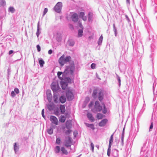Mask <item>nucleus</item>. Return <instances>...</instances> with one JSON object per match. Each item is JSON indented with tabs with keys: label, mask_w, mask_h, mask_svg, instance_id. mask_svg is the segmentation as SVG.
I'll list each match as a JSON object with an SVG mask.
<instances>
[{
	"label": "nucleus",
	"mask_w": 157,
	"mask_h": 157,
	"mask_svg": "<svg viewBox=\"0 0 157 157\" xmlns=\"http://www.w3.org/2000/svg\"><path fill=\"white\" fill-rule=\"evenodd\" d=\"M14 150L15 152V154H17V152L19 150V145H17L16 143H15L14 144Z\"/></svg>",
	"instance_id": "17"
},
{
	"label": "nucleus",
	"mask_w": 157,
	"mask_h": 157,
	"mask_svg": "<svg viewBox=\"0 0 157 157\" xmlns=\"http://www.w3.org/2000/svg\"><path fill=\"white\" fill-rule=\"evenodd\" d=\"M36 48L37 49V50L38 52H39L40 51L41 48L39 46V45H38L36 46Z\"/></svg>",
	"instance_id": "51"
},
{
	"label": "nucleus",
	"mask_w": 157,
	"mask_h": 157,
	"mask_svg": "<svg viewBox=\"0 0 157 157\" xmlns=\"http://www.w3.org/2000/svg\"><path fill=\"white\" fill-rule=\"evenodd\" d=\"M82 18L83 20L85 21H86L87 20V17L86 16H83V17H82Z\"/></svg>",
	"instance_id": "59"
},
{
	"label": "nucleus",
	"mask_w": 157,
	"mask_h": 157,
	"mask_svg": "<svg viewBox=\"0 0 157 157\" xmlns=\"http://www.w3.org/2000/svg\"><path fill=\"white\" fill-rule=\"evenodd\" d=\"M121 85V79L120 78L119 76H118V86H119Z\"/></svg>",
	"instance_id": "57"
},
{
	"label": "nucleus",
	"mask_w": 157,
	"mask_h": 157,
	"mask_svg": "<svg viewBox=\"0 0 157 157\" xmlns=\"http://www.w3.org/2000/svg\"><path fill=\"white\" fill-rule=\"evenodd\" d=\"M63 75L65 74H64V73H63L62 72L59 71L57 73L58 76L60 79H63Z\"/></svg>",
	"instance_id": "21"
},
{
	"label": "nucleus",
	"mask_w": 157,
	"mask_h": 157,
	"mask_svg": "<svg viewBox=\"0 0 157 157\" xmlns=\"http://www.w3.org/2000/svg\"><path fill=\"white\" fill-rule=\"evenodd\" d=\"M103 37L101 35L99 38L98 40V45H100L101 44L102 42Z\"/></svg>",
	"instance_id": "27"
},
{
	"label": "nucleus",
	"mask_w": 157,
	"mask_h": 157,
	"mask_svg": "<svg viewBox=\"0 0 157 157\" xmlns=\"http://www.w3.org/2000/svg\"><path fill=\"white\" fill-rule=\"evenodd\" d=\"M111 150L109 149H108L107 150V155L109 157L110 155Z\"/></svg>",
	"instance_id": "50"
},
{
	"label": "nucleus",
	"mask_w": 157,
	"mask_h": 157,
	"mask_svg": "<svg viewBox=\"0 0 157 157\" xmlns=\"http://www.w3.org/2000/svg\"><path fill=\"white\" fill-rule=\"evenodd\" d=\"M50 120L52 122L53 124L57 125L58 124V121L57 118L55 117L51 116L50 117Z\"/></svg>",
	"instance_id": "10"
},
{
	"label": "nucleus",
	"mask_w": 157,
	"mask_h": 157,
	"mask_svg": "<svg viewBox=\"0 0 157 157\" xmlns=\"http://www.w3.org/2000/svg\"><path fill=\"white\" fill-rule=\"evenodd\" d=\"M150 57L151 58V61L152 62V63L153 64V55H150Z\"/></svg>",
	"instance_id": "56"
},
{
	"label": "nucleus",
	"mask_w": 157,
	"mask_h": 157,
	"mask_svg": "<svg viewBox=\"0 0 157 157\" xmlns=\"http://www.w3.org/2000/svg\"><path fill=\"white\" fill-rule=\"evenodd\" d=\"M83 30L82 29H79L78 31V35L79 37H81L82 35Z\"/></svg>",
	"instance_id": "37"
},
{
	"label": "nucleus",
	"mask_w": 157,
	"mask_h": 157,
	"mask_svg": "<svg viewBox=\"0 0 157 157\" xmlns=\"http://www.w3.org/2000/svg\"><path fill=\"white\" fill-rule=\"evenodd\" d=\"M103 99V93L101 91L98 94V99L101 101Z\"/></svg>",
	"instance_id": "28"
},
{
	"label": "nucleus",
	"mask_w": 157,
	"mask_h": 157,
	"mask_svg": "<svg viewBox=\"0 0 157 157\" xmlns=\"http://www.w3.org/2000/svg\"><path fill=\"white\" fill-rule=\"evenodd\" d=\"M113 134L112 135L110 136V140H109V142L113 143Z\"/></svg>",
	"instance_id": "49"
},
{
	"label": "nucleus",
	"mask_w": 157,
	"mask_h": 157,
	"mask_svg": "<svg viewBox=\"0 0 157 157\" xmlns=\"http://www.w3.org/2000/svg\"><path fill=\"white\" fill-rule=\"evenodd\" d=\"M124 130H125V127H124L123 129L122 133L121 135V144L122 146L124 144Z\"/></svg>",
	"instance_id": "15"
},
{
	"label": "nucleus",
	"mask_w": 157,
	"mask_h": 157,
	"mask_svg": "<svg viewBox=\"0 0 157 157\" xmlns=\"http://www.w3.org/2000/svg\"><path fill=\"white\" fill-rule=\"evenodd\" d=\"M69 17H70L72 21L74 22H77L78 20V14L73 12L70 13L68 16L67 17V18L68 19Z\"/></svg>",
	"instance_id": "3"
},
{
	"label": "nucleus",
	"mask_w": 157,
	"mask_h": 157,
	"mask_svg": "<svg viewBox=\"0 0 157 157\" xmlns=\"http://www.w3.org/2000/svg\"><path fill=\"white\" fill-rule=\"evenodd\" d=\"M90 147L92 152L94 151V144L91 142L90 143Z\"/></svg>",
	"instance_id": "46"
},
{
	"label": "nucleus",
	"mask_w": 157,
	"mask_h": 157,
	"mask_svg": "<svg viewBox=\"0 0 157 157\" xmlns=\"http://www.w3.org/2000/svg\"><path fill=\"white\" fill-rule=\"evenodd\" d=\"M102 114L100 113H98L97 115V118L98 119H101L102 118Z\"/></svg>",
	"instance_id": "45"
},
{
	"label": "nucleus",
	"mask_w": 157,
	"mask_h": 157,
	"mask_svg": "<svg viewBox=\"0 0 157 157\" xmlns=\"http://www.w3.org/2000/svg\"><path fill=\"white\" fill-rule=\"evenodd\" d=\"M94 104V103L93 102V101L91 102L90 103L89 105H88L89 107V108L91 107Z\"/></svg>",
	"instance_id": "52"
},
{
	"label": "nucleus",
	"mask_w": 157,
	"mask_h": 157,
	"mask_svg": "<svg viewBox=\"0 0 157 157\" xmlns=\"http://www.w3.org/2000/svg\"><path fill=\"white\" fill-rule=\"evenodd\" d=\"M96 64L94 63H92L91 65V67L92 69H94L95 68Z\"/></svg>",
	"instance_id": "48"
},
{
	"label": "nucleus",
	"mask_w": 157,
	"mask_h": 157,
	"mask_svg": "<svg viewBox=\"0 0 157 157\" xmlns=\"http://www.w3.org/2000/svg\"><path fill=\"white\" fill-rule=\"evenodd\" d=\"M52 50L51 49H50L48 51V53L49 54H51L52 53Z\"/></svg>",
	"instance_id": "61"
},
{
	"label": "nucleus",
	"mask_w": 157,
	"mask_h": 157,
	"mask_svg": "<svg viewBox=\"0 0 157 157\" xmlns=\"http://www.w3.org/2000/svg\"><path fill=\"white\" fill-rule=\"evenodd\" d=\"M60 109L62 113L64 114L65 112V107L64 105H60Z\"/></svg>",
	"instance_id": "24"
},
{
	"label": "nucleus",
	"mask_w": 157,
	"mask_h": 157,
	"mask_svg": "<svg viewBox=\"0 0 157 157\" xmlns=\"http://www.w3.org/2000/svg\"><path fill=\"white\" fill-rule=\"evenodd\" d=\"M60 85L62 89L63 90L65 89L67 86V83L64 82H60Z\"/></svg>",
	"instance_id": "19"
},
{
	"label": "nucleus",
	"mask_w": 157,
	"mask_h": 157,
	"mask_svg": "<svg viewBox=\"0 0 157 157\" xmlns=\"http://www.w3.org/2000/svg\"><path fill=\"white\" fill-rule=\"evenodd\" d=\"M71 138L68 136L66 138L65 140V145L66 147H70L71 145Z\"/></svg>",
	"instance_id": "8"
},
{
	"label": "nucleus",
	"mask_w": 157,
	"mask_h": 157,
	"mask_svg": "<svg viewBox=\"0 0 157 157\" xmlns=\"http://www.w3.org/2000/svg\"><path fill=\"white\" fill-rule=\"evenodd\" d=\"M48 11V9L47 8H44V12H43V15L44 16L46 13Z\"/></svg>",
	"instance_id": "47"
},
{
	"label": "nucleus",
	"mask_w": 157,
	"mask_h": 157,
	"mask_svg": "<svg viewBox=\"0 0 157 157\" xmlns=\"http://www.w3.org/2000/svg\"><path fill=\"white\" fill-rule=\"evenodd\" d=\"M112 143H110L109 142V147L108 149H109L111 150V147L112 145Z\"/></svg>",
	"instance_id": "58"
},
{
	"label": "nucleus",
	"mask_w": 157,
	"mask_h": 157,
	"mask_svg": "<svg viewBox=\"0 0 157 157\" xmlns=\"http://www.w3.org/2000/svg\"><path fill=\"white\" fill-rule=\"evenodd\" d=\"M37 29H40V30H41V28H40L39 22V21L38 22L37 24Z\"/></svg>",
	"instance_id": "60"
},
{
	"label": "nucleus",
	"mask_w": 157,
	"mask_h": 157,
	"mask_svg": "<svg viewBox=\"0 0 157 157\" xmlns=\"http://www.w3.org/2000/svg\"><path fill=\"white\" fill-rule=\"evenodd\" d=\"M66 127L68 129H70L71 127V124L70 122L67 121L66 123Z\"/></svg>",
	"instance_id": "32"
},
{
	"label": "nucleus",
	"mask_w": 157,
	"mask_h": 157,
	"mask_svg": "<svg viewBox=\"0 0 157 157\" xmlns=\"http://www.w3.org/2000/svg\"><path fill=\"white\" fill-rule=\"evenodd\" d=\"M98 92V90L95 89L94 90L92 96L94 98H95L97 97V94Z\"/></svg>",
	"instance_id": "23"
},
{
	"label": "nucleus",
	"mask_w": 157,
	"mask_h": 157,
	"mask_svg": "<svg viewBox=\"0 0 157 157\" xmlns=\"http://www.w3.org/2000/svg\"><path fill=\"white\" fill-rule=\"evenodd\" d=\"M120 6V5L118 4V11H119V14L120 15H121V21H122V20H123V19L125 18L128 22L129 21H130V20L129 17L126 14H123L124 11L122 8L121 9L119 8Z\"/></svg>",
	"instance_id": "4"
},
{
	"label": "nucleus",
	"mask_w": 157,
	"mask_h": 157,
	"mask_svg": "<svg viewBox=\"0 0 157 157\" xmlns=\"http://www.w3.org/2000/svg\"><path fill=\"white\" fill-rule=\"evenodd\" d=\"M53 98L54 102L56 103H57L59 101V99H58L57 96L56 95H55V94H54Z\"/></svg>",
	"instance_id": "18"
},
{
	"label": "nucleus",
	"mask_w": 157,
	"mask_h": 157,
	"mask_svg": "<svg viewBox=\"0 0 157 157\" xmlns=\"http://www.w3.org/2000/svg\"><path fill=\"white\" fill-rule=\"evenodd\" d=\"M47 97L48 100L49 102L52 101V94L50 90H48L46 92Z\"/></svg>",
	"instance_id": "11"
},
{
	"label": "nucleus",
	"mask_w": 157,
	"mask_h": 157,
	"mask_svg": "<svg viewBox=\"0 0 157 157\" xmlns=\"http://www.w3.org/2000/svg\"><path fill=\"white\" fill-rule=\"evenodd\" d=\"M87 116L89 120L91 122H92L94 121V118L91 113H88L87 114Z\"/></svg>",
	"instance_id": "14"
},
{
	"label": "nucleus",
	"mask_w": 157,
	"mask_h": 157,
	"mask_svg": "<svg viewBox=\"0 0 157 157\" xmlns=\"http://www.w3.org/2000/svg\"><path fill=\"white\" fill-rule=\"evenodd\" d=\"M86 125L87 127L90 128L93 130L94 129V127L93 124H89L86 123Z\"/></svg>",
	"instance_id": "36"
},
{
	"label": "nucleus",
	"mask_w": 157,
	"mask_h": 157,
	"mask_svg": "<svg viewBox=\"0 0 157 157\" xmlns=\"http://www.w3.org/2000/svg\"><path fill=\"white\" fill-rule=\"evenodd\" d=\"M40 30V29H37L36 33V36L38 38L39 36L41 33V32Z\"/></svg>",
	"instance_id": "42"
},
{
	"label": "nucleus",
	"mask_w": 157,
	"mask_h": 157,
	"mask_svg": "<svg viewBox=\"0 0 157 157\" xmlns=\"http://www.w3.org/2000/svg\"><path fill=\"white\" fill-rule=\"evenodd\" d=\"M143 21L146 28L147 29L148 33H149V31H148V29H149L150 28V25L149 22V21L147 17H144V19H143Z\"/></svg>",
	"instance_id": "6"
},
{
	"label": "nucleus",
	"mask_w": 157,
	"mask_h": 157,
	"mask_svg": "<svg viewBox=\"0 0 157 157\" xmlns=\"http://www.w3.org/2000/svg\"><path fill=\"white\" fill-rule=\"evenodd\" d=\"M16 94L15 93L14 91H12L11 92V96L12 98H14Z\"/></svg>",
	"instance_id": "44"
},
{
	"label": "nucleus",
	"mask_w": 157,
	"mask_h": 157,
	"mask_svg": "<svg viewBox=\"0 0 157 157\" xmlns=\"http://www.w3.org/2000/svg\"><path fill=\"white\" fill-rule=\"evenodd\" d=\"M66 100V98L63 96H61L59 98V101L62 103H63L65 102Z\"/></svg>",
	"instance_id": "22"
},
{
	"label": "nucleus",
	"mask_w": 157,
	"mask_h": 157,
	"mask_svg": "<svg viewBox=\"0 0 157 157\" xmlns=\"http://www.w3.org/2000/svg\"><path fill=\"white\" fill-rule=\"evenodd\" d=\"M71 132V130L70 129H68L67 130H66L65 132V133L67 134H69Z\"/></svg>",
	"instance_id": "54"
},
{
	"label": "nucleus",
	"mask_w": 157,
	"mask_h": 157,
	"mask_svg": "<svg viewBox=\"0 0 157 157\" xmlns=\"http://www.w3.org/2000/svg\"><path fill=\"white\" fill-rule=\"evenodd\" d=\"M14 92H15L16 94H18L19 93V90L18 88H15L14 89Z\"/></svg>",
	"instance_id": "43"
},
{
	"label": "nucleus",
	"mask_w": 157,
	"mask_h": 157,
	"mask_svg": "<svg viewBox=\"0 0 157 157\" xmlns=\"http://www.w3.org/2000/svg\"><path fill=\"white\" fill-rule=\"evenodd\" d=\"M0 5L4 6L6 5V2L5 0H0Z\"/></svg>",
	"instance_id": "40"
},
{
	"label": "nucleus",
	"mask_w": 157,
	"mask_h": 157,
	"mask_svg": "<svg viewBox=\"0 0 157 157\" xmlns=\"http://www.w3.org/2000/svg\"><path fill=\"white\" fill-rule=\"evenodd\" d=\"M13 50H10L9 51V55H10V54H12V53H13Z\"/></svg>",
	"instance_id": "62"
},
{
	"label": "nucleus",
	"mask_w": 157,
	"mask_h": 157,
	"mask_svg": "<svg viewBox=\"0 0 157 157\" xmlns=\"http://www.w3.org/2000/svg\"><path fill=\"white\" fill-rule=\"evenodd\" d=\"M8 11L13 13L15 12V10L13 7L10 6L9 8Z\"/></svg>",
	"instance_id": "35"
},
{
	"label": "nucleus",
	"mask_w": 157,
	"mask_h": 157,
	"mask_svg": "<svg viewBox=\"0 0 157 157\" xmlns=\"http://www.w3.org/2000/svg\"><path fill=\"white\" fill-rule=\"evenodd\" d=\"M39 63L40 67H43L44 63V62L42 59H39Z\"/></svg>",
	"instance_id": "29"
},
{
	"label": "nucleus",
	"mask_w": 157,
	"mask_h": 157,
	"mask_svg": "<svg viewBox=\"0 0 157 157\" xmlns=\"http://www.w3.org/2000/svg\"><path fill=\"white\" fill-rule=\"evenodd\" d=\"M60 151V148L58 146H56L54 148V151L56 153H58Z\"/></svg>",
	"instance_id": "26"
},
{
	"label": "nucleus",
	"mask_w": 157,
	"mask_h": 157,
	"mask_svg": "<svg viewBox=\"0 0 157 157\" xmlns=\"http://www.w3.org/2000/svg\"><path fill=\"white\" fill-rule=\"evenodd\" d=\"M155 12H157V6L155 7Z\"/></svg>",
	"instance_id": "64"
},
{
	"label": "nucleus",
	"mask_w": 157,
	"mask_h": 157,
	"mask_svg": "<svg viewBox=\"0 0 157 157\" xmlns=\"http://www.w3.org/2000/svg\"><path fill=\"white\" fill-rule=\"evenodd\" d=\"M47 132L50 135L52 134L53 132V129L52 127H50L47 130Z\"/></svg>",
	"instance_id": "31"
},
{
	"label": "nucleus",
	"mask_w": 157,
	"mask_h": 157,
	"mask_svg": "<svg viewBox=\"0 0 157 157\" xmlns=\"http://www.w3.org/2000/svg\"><path fill=\"white\" fill-rule=\"evenodd\" d=\"M65 63L69 62L71 59V58L70 56H67L65 58Z\"/></svg>",
	"instance_id": "34"
},
{
	"label": "nucleus",
	"mask_w": 157,
	"mask_h": 157,
	"mask_svg": "<svg viewBox=\"0 0 157 157\" xmlns=\"http://www.w3.org/2000/svg\"><path fill=\"white\" fill-rule=\"evenodd\" d=\"M62 7V4L61 2H58L55 6L54 10L57 13H60L61 12Z\"/></svg>",
	"instance_id": "5"
},
{
	"label": "nucleus",
	"mask_w": 157,
	"mask_h": 157,
	"mask_svg": "<svg viewBox=\"0 0 157 157\" xmlns=\"http://www.w3.org/2000/svg\"><path fill=\"white\" fill-rule=\"evenodd\" d=\"M68 43L70 46H73L75 44V42L73 40H70L68 41Z\"/></svg>",
	"instance_id": "39"
},
{
	"label": "nucleus",
	"mask_w": 157,
	"mask_h": 157,
	"mask_svg": "<svg viewBox=\"0 0 157 157\" xmlns=\"http://www.w3.org/2000/svg\"><path fill=\"white\" fill-rule=\"evenodd\" d=\"M67 79L68 81L69 82H71V79L69 78H67Z\"/></svg>",
	"instance_id": "63"
},
{
	"label": "nucleus",
	"mask_w": 157,
	"mask_h": 157,
	"mask_svg": "<svg viewBox=\"0 0 157 157\" xmlns=\"http://www.w3.org/2000/svg\"><path fill=\"white\" fill-rule=\"evenodd\" d=\"M41 114L42 117L44 118H45L44 114V109H43L42 110Z\"/></svg>",
	"instance_id": "55"
},
{
	"label": "nucleus",
	"mask_w": 157,
	"mask_h": 157,
	"mask_svg": "<svg viewBox=\"0 0 157 157\" xmlns=\"http://www.w3.org/2000/svg\"><path fill=\"white\" fill-rule=\"evenodd\" d=\"M47 107L49 111H52L53 110L54 107V105L53 103L48 104L47 105Z\"/></svg>",
	"instance_id": "16"
},
{
	"label": "nucleus",
	"mask_w": 157,
	"mask_h": 157,
	"mask_svg": "<svg viewBox=\"0 0 157 157\" xmlns=\"http://www.w3.org/2000/svg\"><path fill=\"white\" fill-rule=\"evenodd\" d=\"M61 139L59 137H56V144L60 145L61 143Z\"/></svg>",
	"instance_id": "30"
},
{
	"label": "nucleus",
	"mask_w": 157,
	"mask_h": 157,
	"mask_svg": "<svg viewBox=\"0 0 157 157\" xmlns=\"http://www.w3.org/2000/svg\"><path fill=\"white\" fill-rule=\"evenodd\" d=\"M75 71V66L74 64H70L66 67L64 72V74L71 76Z\"/></svg>",
	"instance_id": "2"
},
{
	"label": "nucleus",
	"mask_w": 157,
	"mask_h": 157,
	"mask_svg": "<svg viewBox=\"0 0 157 157\" xmlns=\"http://www.w3.org/2000/svg\"><path fill=\"white\" fill-rule=\"evenodd\" d=\"M66 95L67 99L69 101L72 100L73 98V95L72 93L70 91H67L66 93Z\"/></svg>",
	"instance_id": "7"
},
{
	"label": "nucleus",
	"mask_w": 157,
	"mask_h": 157,
	"mask_svg": "<svg viewBox=\"0 0 157 157\" xmlns=\"http://www.w3.org/2000/svg\"><path fill=\"white\" fill-rule=\"evenodd\" d=\"M108 120L106 119L102 120L99 124V125L101 127L104 126L107 122Z\"/></svg>",
	"instance_id": "12"
},
{
	"label": "nucleus",
	"mask_w": 157,
	"mask_h": 157,
	"mask_svg": "<svg viewBox=\"0 0 157 157\" xmlns=\"http://www.w3.org/2000/svg\"><path fill=\"white\" fill-rule=\"evenodd\" d=\"M103 108V113L105 114L107 112V110L105 107L104 104H102L101 105H100L99 102L98 101H96L95 102L94 108L92 109L91 110L94 113H96L98 111H101Z\"/></svg>",
	"instance_id": "1"
},
{
	"label": "nucleus",
	"mask_w": 157,
	"mask_h": 157,
	"mask_svg": "<svg viewBox=\"0 0 157 157\" xmlns=\"http://www.w3.org/2000/svg\"><path fill=\"white\" fill-rule=\"evenodd\" d=\"M88 20L89 22H92L93 21V13L89 12L88 15Z\"/></svg>",
	"instance_id": "20"
},
{
	"label": "nucleus",
	"mask_w": 157,
	"mask_h": 157,
	"mask_svg": "<svg viewBox=\"0 0 157 157\" xmlns=\"http://www.w3.org/2000/svg\"><path fill=\"white\" fill-rule=\"evenodd\" d=\"M153 124L152 122H151L150 126L149 128V132H151L152 131V130L153 128Z\"/></svg>",
	"instance_id": "41"
},
{
	"label": "nucleus",
	"mask_w": 157,
	"mask_h": 157,
	"mask_svg": "<svg viewBox=\"0 0 157 157\" xmlns=\"http://www.w3.org/2000/svg\"><path fill=\"white\" fill-rule=\"evenodd\" d=\"M84 14L85 13L83 12H81L80 13V17H82L84 16Z\"/></svg>",
	"instance_id": "53"
},
{
	"label": "nucleus",
	"mask_w": 157,
	"mask_h": 157,
	"mask_svg": "<svg viewBox=\"0 0 157 157\" xmlns=\"http://www.w3.org/2000/svg\"><path fill=\"white\" fill-rule=\"evenodd\" d=\"M51 88L54 93V94H55V93L58 90V86L56 85H52L51 86Z\"/></svg>",
	"instance_id": "13"
},
{
	"label": "nucleus",
	"mask_w": 157,
	"mask_h": 157,
	"mask_svg": "<svg viewBox=\"0 0 157 157\" xmlns=\"http://www.w3.org/2000/svg\"><path fill=\"white\" fill-rule=\"evenodd\" d=\"M65 55H63L59 58L58 61L59 63L61 66H63L65 63Z\"/></svg>",
	"instance_id": "9"
},
{
	"label": "nucleus",
	"mask_w": 157,
	"mask_h": 157,
	"mask_svg": "<svg viewBox=\"0 0 157 157\" xmlns=\"http://www.w3.org/2000/svg\"><path fill=\"white\" fill-rule=\"evenodd\" d=\"M61 150L62 151L63 154L67 155L68 154V152L67 150H66L65 148L63 147H61Z\"/></svg>",
	"instance_id": "25"
},
{
	"label": "nucleus",
	"mask_w": 157,
	"mask_h": 157,
	"mask_svg": "<svg viewBox=\"0 0 157 157\" xmlns=\"http://www.w3.org/2000/svg\"><path fill=\"white\" fill-rule=\"evenodd\" d=\"M113 30L114 32L115 36H117V28L115 27L114 24H113Z\"/></svg>",
	"instance_id": "38"
},
{
	"label": "nucleus",
	"mask_w": 157,
	"mask_h": 157,
	"mask_svg": "<svg viewBox=\"0 0 157 157\" xmlns=\"http://www.w3.org/2000/svg\"><path fill=\"white\" fill-rule=\"evenodd\" d=\"M66 119V118L64 116H61L60 118L59 119V120L60 122L63 123L65 121Z\"/></svg>",
	"instance_id": "33"
}]
</instances>
